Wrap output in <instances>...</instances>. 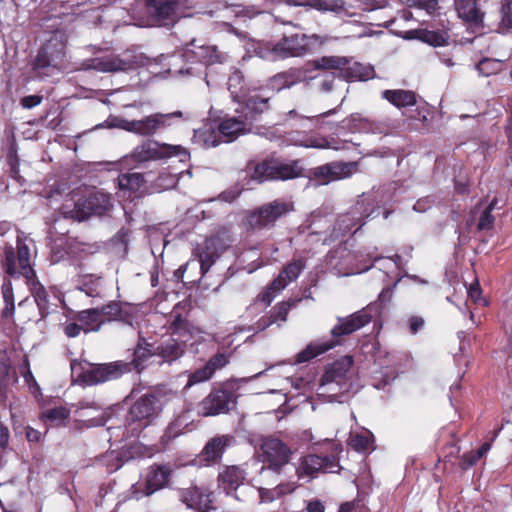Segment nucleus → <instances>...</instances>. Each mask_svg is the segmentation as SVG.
Here are the masks:
<instances>
[{
    "mask_svg": "<svg viewBox=\"0 0 512 512\" xmlns=\"http://www.w3.org/2000/svg\"><path fill=\"white\" fill-rule=\"evenodd\" d=\"M153 356H157L155 348H142L141 346H135L133 349V358L130 362L118 360L99 364L89 363L90 368L86 369L82 361L72 359L70 362V368L72 373L77 375V380L79 382L93 386L117 380L133 370L138 374H141L146 368L145 363Z\"/></svg>",
    "mask_w": 512,
    "mask_h": 512,
    "instance_id": "f257e3e1",
    "label": "nucleus"
},
{
    "mask_svg": "<svg viewBox=\"0 0 512 512\" xmlns=\"http://www.w3.org/2000/svg\"><path fill=\"white\" fill-rule=\"evenodd\" d=\"M43 26L50 30L51 36L37 50L31 62L34 77L44 79L61 71L66 62L68 35L62 26L61 17L49 16Z\"/></svg>",
    "mask_w": 512,
    "mask_h": 512,
    "instance_id": "f03ea898",
    "label": "nucleus"
},
{
    "mask_svg": "<svg viewBox=\"0 0 512 512\" xmlns=\"http://www.w3.org/2000/svg\"><path fill=\"white\" fill-rule=\"evenodd\" d=\"M240 385L237 379L231 378L212 386L209 394L202 400V416H218L229 414L237 406Z\"/></svg>",
    "mask_w": 512,
    "mask_h": 512,
    "instance_id": "7ed1b4c3",
    "label": "nucleus"
},
{
    "mask_svg": "<svg viewBox=\"0 0 512 512\" xmlns=\"http://www.w3.org/2000/svg\"><path fill=\"white\" fill-rule=\"evenodd\" d=\"M1 266L12 278H24L25 281L35 276L31 250L24 239L17 237L16 246L6 243L3 247Z\"/></svg>",
    "mask_w": 512,
    "mask_h": 512,
    "instance_id": "20e7f679",
    "label": "nucleus"
},
{
    "mask_svg": "<svg viewBox=\"0 0 512 512\" xmlns=\"http://www.w3.org/2000/svg\"><path fill=\"white\" fill-rule=\"evenodd\" d=\"M294 206L292 202L275 199L246 213L244 225L248 230L260 231L273 228L277 221L285 217Z\"/></svg>",
    "mask_w": 512,
    "mask_h": 512,
    "instance_id": "39448f33",
    "label": "nucleus"
},
{
    "mask_svg": "<svg viewBox=\"0 0 512 512\" xmlns=\"http://www.w3.org/2000/svg\"><path fill=\"white\" fill-rule=\"evenodd\" d=\"M185 119L183 112L179 110L171 113L157 112L140 120H122L119 127L139 136L151 137Z\"/></svg>",
    "mask_w": 512,
    "mask_h": 512,
    "instance_id": "423d86ee",
    "label": "nucleus"
},
{
    "mask_svg": "<svg viewBox=\"0 0 512 512\" xmlns=\"http://www.w3.org/2000/svg\"><path fill=\"white\" fill-rule=\"evenodd\" d=\"M316 70H333L345 81H366L372 77L373 68L365 67L358 62L343 56H323L312 61Z\"/></svg>",
    "mask_w": 512,
    "mask_h": 512,
    "instance_id": "0eeeda50",
    "label": "nucleus"
},
{
    "mask_svg": "<svg viewBox=\"0 0 512 512\" xmlns=\"http://www.w3.org/2000/svg\"><path fill=\"white\" fill-rule=\"evenodd\" d=\"M172 157H177L180 162L187 163L190 160V153L181 145L160 143L152 140H147L138 145L131 153V158L136 163Z\"/></svg>",
    "mask_w": 512,
    "mask_h": 512,
    "instance_id": "6e6552de",
    "label": "nucleus"
},
{
    "mask_svg": "<svg viewBox=\"0 0 512 512\" xmlns=\"http://www.w3.org/2000/svg\"><path fill=\"white\" fill-rule=\"evenodd\" d=\"M294 453V449L275 437L263 438L259 447V458L264 467L275 473H280L283 470Z\"/></svg>",
    "mask_w": 512,
    "mask_h": 512,
    "instance_id": "1a4fd4ad",
    "label": "nucleus"
},
{
    "mask_svg": "<svg viewBox=\"0 0 512 512\" xmlns=\"http://www.w3.org/2000/svg\"><path fill=\"white\" fill-rule=\"evenodd\" d=\"M322 44L321 37L316 34L295 33L285 35L274 45L273 51L282 57H297L312 52Z\"/></svg>",
    "mask_w": 512,
    "mask_h": 512,
    "instance_id": "9d476101",
    "label": "nucleus"
},
{
    "mask_svg": "<svg viewBox=\"0 0 512 512\" xmlns=\"http://www.w3.org/2000/svg\"><path fill=\"white\" fill-rule=\"evenodd\" d=\"M370 214L371 209L365 203L358 202L346 213L338 216L333 225L331 237L338 240L355 234L365 224Z\"/></svg>",
    "mask_w": 512,
    "mask_h": 512,
    "instance_id": "9b49d317",
    "label": "nucleus"
},
{
    "mask_svg": "<svg viewBox=\"0 0 512 512\" xmlns=\"http://www.w3.org/2000/svg\"><path fill=\"white\" fill-rule=\"evenodd\" d=\"M302 168L298 161L282 163L277 160H265L257 164L253 176L260 181L288 180L301 176Z\"/></svg>",
    "mask_w": 512,
    "mask_h": 512,
    "instance_id": "f8f14e48",
    "label": "nucleus"
},
{
    "mask_svg": "<svg viewBox=\"0 0 512 512\" xmlns=\"http://www.w3.org/2000/svg\"><path fill=\"white\" fill-rule=\"evenodd\" d=\"M339 464L335 455L321 457L316 454L302 456L295 467L298 478L316 477L319 473L338 472Z\"/></svg>",
    "mask_w": 512,
    "mask_h": 512,
    "instance_id": "ddd939ff",
    "label": "nucleus"
},
{
    "mask_svg": "<svg viewBox=\"0 0 512 512\" xmlns=\"http://www.w3.org/2000/svg\"><path fill=\"white\" fill-rule=\"evenodd\" d=\"M230 363V354L224 352H217L209 358L204 366L197 368L188 373V380L183 387V392H186L192 386L208 382L213 378L216 371L223 369Z\"/></svg>",
    "mask_w": 512,
    "mask_h": 512,
    "instance_id": "4468645a",
    "label": "nucleus"
},
{
    "mask_svg": "<svg viewBox=\"0 0 512 512\" xmlns=\"http://www.w3.org/2000/svg\"><path fill=\"white\" fill-rule=\"evenodd\" d=\"M359 171L358 161H332L313 169V176L324 183L351 177Z\"/></svg>",
    "mask_w": 512,
    "mask_h": 512,
    "instance_id": "2eb2a0df",
    "label": "nucleus"
},
{
    "mask_svg": "<svg viewBox=\"0 0 512 512\" xmlns=\"http://www.w3.org/2000/svg\"><path fill=\"white\" fill-rule=\"evenodd\" d=\"M110 208V198L100 192L92 193L87 197L79 198L75 202V216L86 219L91 215H103Z\"/></svg>",
    "mask_w": 512,
    "mask_h": 512,
    "instance_id": "dca6fc26",
    "label": "nucleus"
},
{
    "mask_svg": "<svg viewBox=\"0 0 512 512\" xmlns=\"http://www.w3.org/2000/svg\"><path fill=\"white\" fill-rule=\"evenodd\" d=\"M225 246L223 241L218 236H211L205 239L203 244L196 248V255L200 262V270L204 275L206 274L215 261L224 252Z\"/></svg>",
    "mask_w": 512,
    "mask_h": 512,
    "instance_id": "f3484780",
    "label": "nucleus"
},
{
    "mask_svg": "<svg viewBox=\"0 0 512 512\" xmlns=\"http://www.w3.org/2000/svg\"><path fill=\"white\" fill-rule=\"evenodd\" d=\"M240 107L236 112L242 115L250 125L255 121L258 116L270 109V97L264 96L259 92H254L247 95L242 101L237 100Z\"/></svg>",
    "mask_w": 512,
    "mask_h": 512,
    "instance_id": "a211bd4d",
    "label": "nucleus"
},
{
    "mask_svg": "<svg viewBox=\"0 0 512 512\" xmlns=\"http://www.w3.org/2000/svg\"><path fill=\"white\" fill-rule=\"evenodd\" d=\"M352 365L353 358L348 355L343 356L329 364L321 377L320 385L323 387L334 383L342 388L347 383L348 374L352 368Z\"/></svg>",
    "mask_w": 512,
    "mask_h": 512,
    "instance_id": "6ab92c4d",
    "label": "nucleus"
},
{
    "mask_svg": "<svg viewBox=\"0 0 512 512\" xmlns=\"http://www.w3.org/2000/svg\"><path fill=\"white\" fill-rule=\"evenodd\" d=\"M183 57L190 62H199L205 65L224 63L227 61V54L218 50L216 46H196L191 43L185 48Z\"/></svg>",
    "mask_w": 512,
    "mask_h": 512,
    "instance_id": "aec40b11",
    "label": "nucleus"
},
{
    "mask_svg": "<svg viewBox=\"0 0 512 512\" xmlns=\"http://www.w3.org/2000/svg\"><path fill=\"white\" fill-rule=\"evenodd\" d=\"M179 5V0H146L149 14L161 25H169L176 21Z\"/></svg>",
    "mask_w": 512,
    "mask_h": 512,
    "instance_id": "412c9836",
    "label": "nucleus"
},
{
    "mask_svg": "<svg viewBox=\"0 0 512 512\" xmlns=\"http://www.w3.org/2000/svg\"><path fill=\"white\" fill-rule=\"evenodd\" d=\"M300 301V299H289L287 301L277 303L272 309L256 321L255 329L257 331H264L273 324L281 326V323L287 321L289 311Z\"/></svg>",
    "mask_w": 512,
    "mask_h": 512,
    "instance_id": "4be33fe9",
    "label": "nucleus"
},
{
    "mask_svg": "<svg viewBox=\"0 0 512 512\" xmlns=\"http://www.w3.org/2000/svg\"><path fill=\"white\" fill-rule=\"evenodd\" d=\"M371 320V314L364 309L359 310L346 318H339L338 324L331 329V334L335 338L350 335L369 324Z\"/></svg>",
    "mask_w": 512,
    "mask_h": 512,
    "instance_id": "5701e85b",
    "label": "nucleus"
},
{
    "mask_svg": "<svg viewBox=\"0 0 512 512\" xmlns=\"http://www.w3.org/2000/svg\"><path fill=\"white\" fill-rule=\"evenodd\" d=\"M249 125L250 124L242 118V115L240 114L238 117H223L217 126L224 142L231 143L240 135H244L249 130Z\"/></svg>",
    "mask_w": 512,
    "mask_h": 512,
    "instance_id": "b1692460",
    "label": "nucleus"
},
{
    "mask_svg": "<svg viewBox=\"0 0 512 512\" xmlns=\"http://www.w3.org/2000/svg\"><path fill=\"white\" fill-rule=\"evenodd\" d=\"M186 349V341H179L171 337L159 343L155 347V353L162 359V362L171 365L185 355Z\"/></svg>",
    "mask_w": 512,
    "mask_h": 512,
    "instance_id": "393cba45",
    "label": "nucleus"
},
{
    "mask_svg": "<svg viewBox=\"0 0 512 512\" xmlns=\"http://www.w3.org/2000/svg\"><path fill=\"white\" fill-rule=\"evenodd\" d=\"M170 475L171 471L167 466H151L145 475L142 494L144 496H150L154 492L164 488L169 482Z\"/></svg>",
    "mask_w": 512,
    "mask_h": 512,
    "instance_id": "a878e982",
    "label": "nucleus"
},
{
    "mask_svg": "<svg viewBox=\"0 0 512 512\" xmlns=\"http://www.w3.org/2000/svg\"><path fill=\"white\" fill-rule=\"evenodd\" d=\"M101 315L104 324L111 321H119L123 323H131L133 313L128 309V304H123L118 301H110L101 307H96Z\"/></svg>",
    "mask_w": 512,
    "mask_h": 512,
    "instance_id": "bb28decb",
    "label": "nucleus"
},
{
    "mask_svg": "<svg viewBox=\"0 0 512 512\" xmlns=\"http://www.w3.org/2000/svg\"><path fill=\"white\" fill-rule=\"evenodd\" d=\"M305 267V259H293L284 265L278 277L271 281V288L274 290H283L289 283L299 277Z\"/></svg>",
    "mask_w": 512,
    "mask_h": 512,
    "instance_id": "cd10ccee",
    "label": "nucleus"
},
{
    "mask_svg": "<svg viewBox=\"0 0 512 512\" xmlns=\"http://www.w3.org/2000/svg\"><path fill=\"white\" fill-rule=\"evenodd\" d=\"M163 405L161 398L154 394H145L130 407L129 416H157Z\"/></svg>",
    "mask_w": 512,
    "mask_h": 512,
    "instance_id": "c85d7f7f",
    "label": "nucleus"
},
{
    "mask_svg": "<svg viewBox=\"0 0 512 512\" xmlns=\"http://www.w3.org/2000/svg\"><path fill=\"white\" fill-rule=\"evenodd\" d=\"M479 0H455L454 5L459 18L471 26H481L484 13L478 5Z\"/></svg>",
    "mask_w": 512,
    "mask_h": 512,
    "instance_id": "c756f323",
    "label": "nucleus"
},
{
    "mask_svg": "<svg viewBox=\"0 0 512 512\" xmlns=\"http://www.w3.org/2000/svg\"><path fill=\"white\" fill-rule=\"evenodd\" d=\"M38 307L40 320H45L50 314L49 294L46 288L39 281L37 274L25 281Z\"/></svg>",
    "mask_w": 512,
    "mask_h": 512,
    "instance_id": "7c9ffc66",
    "label": "nucleus"
},
{
    "mask_svg": "<svg viewBox=\"0 0 512 512\" xmlns=\"http://www.w3.org/2000/svg\"><path fill=\"white\" fill-rule=\"evenodd\" d=\"M346 142H341L334 137H325L317 133H311L297 139L295 144L305 148L340 150L344 148Z\"/></svg>",
    "mask_w": 512,
    "mask_h": 512,
    "instance_id": "2f4dec72",
    "label": "nucleus"
},
{
    "mask_svg": "<svg viewBox=\"0 0 512 512\" xmlns=\"http://www.w3.org/2000/svg\"><path fill=\"white\" fill-rule=\"evenodd\" d=\"M118 189L123 192L124 196L133 198L138 196L146 184L144 174L133 172V173H121L117 178Z\"/></svg>",
    "mask_w": 512,
    "mask_h": 512,
    "instance_id": "473e14b6",
    "label": "nucleus"
},
{
    "mask_svg": "<svg viewBox=\"0 0 512 512\" xmlns=\"http://www.w3.org/2000/svg\"><path fill=\"white\" fill-rule=\"evenodd\" d=\"M73 320L80 323L84 334L98 332L104 325L97 308H89L74 314Z\"/></svg>",
    "mask_w": 512,
    "mask_h": 512,
    "instance_id": "72a5a7b5",
    "label": "nucleus"
},
{
    "mask_svg": "<svg viewBox=\"0 0 512 512\" xmlns=\"http://www.w3.org/2000/svg\"><path fill=\"white\" fill-rule=\"evenodd\" d=\"M381 96L398 109L411 107L417 103V94L411 90L387 89L382 91Z\"/></svg>",
    "mask_w": 512,
    "mask_h": 512,
    "instance_id": "f704fd0d",
    "label": "nucleus"
},
{
    "mask_svg": "<svg viewBox=\"0 0 512 512\" xmlns=\"http://www.w3.org/2000/svg\"><path fill=\"white\" fill-rule=\"evenodd\" d=\"M234 441L232 436L221 435L212 438L205 445L202 454L206 461H217L222 457L226 447L230 446Z\"/></svg>",
    "mask_w": 512,
    "mask_h": 512,
    "instance_id": "c9c22d12",
    "label": "nucleus"
},
{
    "mask_svg": "<svg viewBox=\"0 0 512 512\" xmlns=\"http://www.w3.org/2000/svg\"><path fill=\"white\" fill-rule=\"evenodd\" d=\"M244 480V472L237 466L226 467L218 476L220 487L229 494L236 490Z\"/></svg>",
    "mask_w": 512,
    "mask_h": 512,
    "instance_id": "e433bc0d",
    "label": "nucleus"
},
{
    "mask_svg": "<svg viewBox=\"0 0 512 512\" xmlns=\"http://www.w3.org/2000/svg\"><path fill=\"white\" fill-rule=\"evenodd\" d=\"M93 67L100 72H120L130 69L131 63L118 56L109 55L95 58L93 60Z\"/></svg>",
    "mask_w": 512,
    "mask_h": 512,
    "instance_id": "4c0bfd02",
    "label": "nucleus"
},
{
    "mask_svg": "<svg viewBox=\"0 0 512 512\" xmlns=\"http://www.w3.org/2000/svg\"><path fill=\"white\" fill-rule=\"evenodd\" d=\"M181 499L189 508L202 510L210 503L209 494L198 487H191L181 492Z\"/></svg>",
    "mask_w": 512,
    "mask_h": 512,
    "instance_id": "58836bf2",
    "label": "nucleus"
},
{
    "mask_svg": "<svg viewBox=\"0 0 512 512\" xmlns=\"http://www.w3.org/2000/svg\"><path fill=\"white\" fill-rule=\"evenodd\" d=\"M194 138L202 144L206 149L217 147L221 143H225L219 132L218 126H205L201 129L195 130Z\"/></svg>",
    "mask_w": 512,
    "mask_h": 512,
    "instance_id": "ea45409f",
    "label": "nucleus"
},
{
    "mask_svg": "<svg viewBox=\"0 0 512 512\" xmlns=\"http://www.w3.org/2000/svg\"><path fill=\"white\" fill-rule=\"evenodd\" d=\"M300 81V73L296 69L279 72L269 79V84L278 91L290 88Z\"/></svg>",
    "mask_w": 512,
    "mask_h": 512,
    "instance_id": "a19ab883",
    "label": "nucleus"
},
{
    "mask_svg": "<svg viewBox=\"0 0 512 512\" xmlns=\"http://www.w3.org/2000/svg\"><path fill=\"white\" fill-rule=\"evenodd\" d=\"M67 248L69 251V261L77 266H80L81 261L94 252L92 245L80 242L73 238H70Z\"/></svg>",
    "mask_w": 512,
    "mask_h": 512,
    "instance_id": "79ce46f5",
    "label": "nucleus"
},
{
    "mask_svg": "<svg viewBox=\"0 0 512 512\" xmlns=\"http://www.w3.org/2000/svg\"><path fill=\"white\" fill-rule=\"evenodd\" d=\"M336 345L335 342L311 343L296 355L297 363H305L327 352Z\"/></svg>",
    "mask_w": 512,
    "mask_h": 512,
    "instance_id": "37998d69",
    "label": "nucleus"
},
{
    "mask_svg": "<svg viewBox=\"0 0 512 512\" xmlns=\"http://www.w3.org/2000/svg\"><path fill=\"white\" fill-rule=\"evenodd\" d=\"M340 127L344 130L355 133L371 129L372 123L360 113H352L341 121Z\"/></svg>",
    "mask_w": 512,
    "mask_h": 512,
    "instance_id": "c03bdc74",
    "label": "nucleus"
},
{
    "mask_svg": "<svg viewBox=\"0 0 512 512\" xmlns=\"http://www.w3.org/2000/svg\"><path fill=\"white\" fill-rule=\"evenodd\" d=\"M42 412L39 416H69L71 410L63 404L60 398H51L41 404Z\"/></svg>",
    "mask_w": 512,
    "mask_h": 512,
    "instance_id": "a18cd8bd",
    "label": "nucleus"
},
{
    "mask_svg": "<svg viewBox=\"0 0 512 512\" xmlns=\"http://www.w3.org/2000/svg\"><path fill=\"white\" fill-rule=\"evenodd\" d=\"M294 6H309L318 10H336L342 8L341 0H288Z\"/></svg>",
    "mask_w": 512,
    "mask_h": 512,
    "instance_id": "49530a36",
    "label": "nucleus"
},
{
    "mask_svg": "<svg viewBox=\"0 0 512 512\" xmlns=\"http://www.w3.org/2000/svg\"><path fill=\"white\" fill-rule=\"evenodd\" d=\"M350 444L352 448L358 452L373 449V435L369 431L352 434Z\"/></svg>",
    "mask_w": 512,
    "mask_h": 512,
    "instance_id": "de8ad7c7",
    "label": "nucleus"
},
{
    "mask_svg": "<svg viewBox=\"0 0 512 512\" xmlns=\"http://www.w3.org/2000/svg\"><path fill=\"white\" fill-rule=\"evenodd\" d=\"M70 238H61L54 241L51 247V260L53 263L69 261L68 244Z\"/></svg>",
    "mask_w": 512,
    "mask_h": 512,
    "instance_id": "09e8293b",
    "label": "nucleus"
},
{
    "mask_svg": "<svg viewBox=\"0 0 512 512\" xmlns=\"http://www.w3.org/2000/svg\"><path fill=\"white\" fill-rule=\"evenodd\" d=\"M100 276L85 275L80 281V290L90 297H96L100 293Z\"/></svg>",
    "mask_w": 512,
    "mask_h": 512,
    "instance_id": "8fccbe9b",
    "label": "nucleus"
},
{
    "mask_svg": "<svg viewBox=\"0 0 512 512\" xmlns=\"http://www.w3.org/2000/svg\"><path fill=\"white\" fill-rule=\"evenodd\" d=\"M502 62L496 59L484 58L477 64V69L481 75L490 76L500 72Z\"/></svg>",
    "mask_w": 512,
    "mask_h": 512,
    "instance_id": "3c124183",
    "label": "nucleus"
},
{
    "mask_svg": "<svg viewBox=\"0 0 512 512\" xmlns=\"http://www.w3.org/2000/svg\"><path fill=\"white\" fill-rule=\"evenodd\" d=\"M501 21L499 28L501 30L512 29V0H503L501 4Z\"/></svg>",
    "mask_w": 512,
    "mask_h": 512,
    "instance_id": "603ef678",
    "label": "nucleus"
},
{
    "mask_svg": "<svg viewBox=\"0 0 512 512\" xmlns=\"http://www.w3.org/2000/svg\"><path fill=\"white\" fill-rule=\"evenodd\" d=\"M421 40L434 47L444 46L447 43V35L439 31H424Z\"/></svg>",
    "mask_w": 512,
    "mask_h": 512,
    "instance_id": "864d4df0",
    "label": "nucleus"
},
{
    "mask_svg": "<svg viewBox=\"0 0 512 512\" xmlns=\"http://www.w3.org/2000/svg\"><path fill=\"white\" fill-rule=\"evenodd\" d=\"M169 330L172 335H181L183 332H189V322L182 314L173 316Z\"/></svg>",
    "mask_w": 512,
    "mask_h": 512,
    "instance_id": "5fc2aeb1",
    "label": "nucleus"
},
{
    "mask_svg": "<svg viewBox=\"0 0 512 512\" xmlns=\"http://www.w3.org/2000/svg\"><path fill=\"white\" fill-rule=\"evenodd\" d=\"M11 370V359L7 350H0V380H5Z\"/></svg>",
    "mask_w": 512,
    "mask_h": 512,
    "instance_id": "6e6d98bb",
    "label": "nucleus"
},
{
    "mask_svg": "<svg viewBox=\"0 0 512 512\" xmlns=\"http://www.w3.org/2000/svg\"><path fill=\"white\" fill-rule=\"evenodd\" d=\"M495 217L491 212L484 209L482 212L478 224L477 229L479 231L491 230L494 227Z\"/></svg>",
    "mask_w": 512,
    "mask_h": 512,
    "instance_id": "4d7b16f0",
    "label": "nucleus"
},
{
    "mask_svg": "<svg viewBox=\"0 0 512 512\" xmlns=\"http://www.w3.org/2000/svg\"><path fill=\"white\" fill-rule=\"evenodd\" d=\"M62 331L67 338H76L83 332L80 323L75 320L73 322L64 323Z\"/></svg>",
    "mask_w": 512,
    "mask_h": 512,
    "instance_id": "13d9d810",
    "label": "nucleus"
},
{
    "mask_svg": "<svg viewBox=\"0 0 512 512\" xmlns=\"http://www.w3.org/2000/svg\"><path fill=\"white\" fill-rule=\"evenodd\" d=\"M182 427H184V425L181 421V418H176L170 423V425L166 429L164 438L172 439L179 436L180 434H182Z\"/></svg>",
    "mask_w": 512,
    "mask_h": 512,
    "instance_id": "bf43d9fd",
    "label": "nucleus"
},
{
    "mask_svg": "<svg viewBox=\"0 0 512 512\" xmlns=\"http://www.w3.org/2000/svg\"><path fill=\"white\" fill-rule=\"evenodd\" d=\"M19 371L28 385L36 384V380L30 370V363L27 356H24L23 363L19 366Z\"/></svg>",
    "mask_w": 512,
    "mask_h": 512,
    "instance_id": "052dcab7",
    "label": "nucleus"
},
{
    "mask_svg": "<svg viewBox=\"0 0 512 512\" xmlns=\"http://www.w3.org/2000/svg\"><path fill=\"white\" fill-rule=\"evenodd\" d=\"M482 289L479 284V281L475 279L473 283L470 284L468 288V297L475 303L478 304L480 302H484L486 304L485 300L481 297Z\"/></svg>",
    "mask_w": 512,
    "mask_h": 512,
    "instance_id": "680f3d73",
    "label": "nucleus"
},
{
    "mask_svg": "<svg viewBox=\"0 0 512 512\" xmlns=\"http://www.w3.org/2000/svg\"><path fill=\"white\" fill-rule=\"evenodd\" d=\"M408 330L411 334H417L425 325L423 317L412 315L407 319Z\"/></svg>",
    "mask_w": 512,
    "mask_h": 512,
    "instance_id": "e2e57ef3",
    "label": "nucleus"
},
{
    "mask_svg": "<svg viewBox=\"0 0 512 512\" xmlns=\"http://www.w3.org/2000/svg\"><path fill=\"white\" fill-rule=\"evenodd\" d=\"M43 97L41 95H28L20 100V104L25 109H32L41 104Z\"/></svg>",
    "mask_w": 512,
    "mask_h": 512,
    "instance_id": "0e129e2a",
    "label": "nucleus"
},
{
    "mask_svg": "<svg viewBox=\"0 0 512 512\" xmlns=\"http://www.w3.org/2000/svg\"><path fill=\"white\" fill-rule=\"evenodd\" d=\"M281 290H274L271 288V282L269 283V285L266 287V289L264 291H262L259 295H258V299L263 302L266 306H269L274 297L276 296V294L278 292H280Z\"/></svg>",
    "mask_w": 512,
    "mask_h": 512,
    "instance_id": "69168bd1",
    "label": "nucleus"
},
{
    "mask_svg": "<svg viewBox=\"0 0 512 512\" xmlns=\"http://www.w3.org/2000/svg\"><path fill=\"white\" fill-rule=\"evenodd\" d=\"M481 458L475 452L466 453L463 455L460 462V467L464 470L475 465Z\"/></svg>",
    "mask_w": 512,
    "mask_h": 512,
    "instance_id": "338daca9",
    "label": "nucleus"
},
{
    "mask_svg": "<svg viewBox=\"0 0 512 512\" xmlns=\"http://www.w3.org/2000/svg\"><path fill=\"white\" fill-rule=\"evenodd\" d=\"M413 4L428 13H433L438 7V0H412Z\"/></svg>",
    "mask_w": 512,
    "mask_h": 512,
    "instance_id": "774afa93",
    "label": "nucleus"
}]
</instances>
